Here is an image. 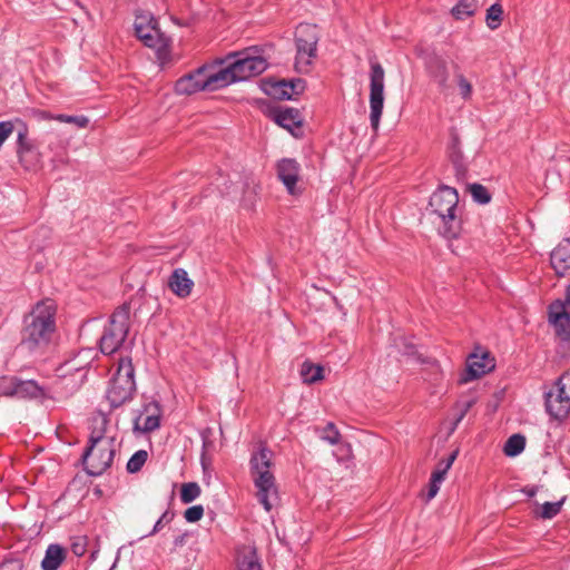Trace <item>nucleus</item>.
Here are the masks:
<instances>
[{
	"label": "nucleus",
	"instance_id": "20e7f679",
	"mask_svg": "<svg viewBox=\"0 0 570 570\" xmlns=\"http://www.w3.org/2000/svg\"><path fill=\"white\" fill-rule=\"evenodd\" d=\"M115 456L112 440H105L102 432L90 435L81 456L85 471L92 476L101 475L110 468Z\"/></svg>",
	"mask_w": 570,
	"mask_h": 570
},
{
	"label": "nucleus",
	"instance_id": "7ed1b4c3",
	"mask_svg": "<svg viewBox=\"0 0 570 570\" xmlns=\"http://www.w3.org/2000/svg\"><path fill=\"white\" fill-rule=\"evenodd\" d=\"M459 195L455 188L441 186L430 197L429 207L440 218V232L448 239L456 238L461 232V219L456 215Z\"/></svg>",
	"mask_w": 570,
	"mask_h": 570
},
{
	"label": "nucleus",
	"instance_id": "c756f323",
	"mask_svg": "<svg viewBox=\"0 0 570 570\" xmlns=\"http://www.w3.org/2000/svg\"><path fill=\"white\" fill-rule=\"evenodd\" d=\"M202 493L200 487L196 482H187L181 484L180 500L183 503L188 504L196 500Z\"/></svg>",
	"mask_w": 570,
	"mask_h": 570
},
{
	"label": "nucleus",
	"instance_id": "09e8293b",
	"mask_svg": "<svg viewBox=\"0 0 570 570\" xmlns=\"http://www.w3.org/2000/svg\"><path fill=\"white\" fill-rule=\"evenodd\" d=\"M523 492L527 493L528 497L532 498L537 493V488L532 487L530 489H524Z\"/></svg>",
	"mask_w": 570,
	"mask_h": 570
},
{
	"label": "nucleus",
	"instance_id": "0eeeda50",
	"mask_svg": "<svg viewBox=\"0 0 570 570\" xmlns=\"http://www.w3.org/2000/svg\"><path fill=\"white\" fill-rule=\"evenodd\" d=\"M130 307L127 304L118 307L110 317L100 338V350L104 354L117 352L124 344L129 332Z\"/></svg>",
	"mask_w": 570,
	"mask_h": 570
},
{
	"label": "nucleus",
	"instance_id": "f704fd0d",
	"mask_svg": "<svg viewBox=\"0 0 570 570\" xmlns=\"http://www.w3.org/2000/svg\"><path fill=\"white\" fill-rule=\"evenodd\" d=\"M47 118L56 119L60 122L73 124L78 128H86L89 125V118L86 116H82V115L81 116H69V115L60 114L55 117L47 116Z\"/></svg>",
	"mask_w": 570,
	"mask_h": 570
},
{
	"label": "nucleus",
	"instance_id": "412c9836",
	"mask_svg": "<svg viewBox=\"0 0 570 570\" xmlns=\"http://www.w3.org/2000/svg\"><path fill=\"white\" fill-rule=\"evenodd\" d=\"M429 72L441 90L449 87V71L444 60L434 59L429 66Z\"/></svg>",
	"mask_w": 570,
	"mask_h": 570
},
{
	"label": "nucleus",
	"instance_id": "cd10ccee",
	"mask_svg": "<svg viewBox=\"0 0 570 570\" xmlns=\"http://www.w3.org/2000/svg\"><path fill=\"white\" fill-rule=\"evenodd\" d=\"M503 8L499 2L493 3L488 8L485 14V22L489 29L497 30L502 23Z\"/></svg>",
	"mask_w": 570,
	"mask_h": 570
},
{
	"label": "nucleus",
	"instance_id": "c9c22d12",
	"mask_svg": "<svg viewBox=\"0 0 570 570\" xmlns=\"http://www.w3.org/2000/svg\"><path fill=\"white\" fill-rule=\"evenodd\" d=\"M456 82L460 90V95L464 100H468L472 96V85L471 82L462 75H456Z\"/></svg>",
	"mask_w": 570,
	"mask_h": 570
},
{
	"label": "nucleus",
	"instance_id": "423d86ee",
	"mask_svg": "<svg viewBox=\"0 0 570 570\" xmlns=\"http://www.w3.org/2000/svg\"><path fill=\"white\" fill-rule=\"evenodd\" d=\"M135 391V370L131 360L120 358L107 391V400L112 407H118L130 401Z\"/></svg>",
	"mask_w": 570,
	"mask_h": 570
},
{
	"label": "nucleus",
	"instance_id": "a878e982",
	"mask_svg": "<svg viewBox=\"0 0 570 570\" xmlns=\"http://www.w3.org/2000/svg\"><path fill=\"white\" fill-rule=\"evenodd\" d=\"M160 425V420L157 416L139 414L134 420V431L149 433L157 430Z\"/></svg>",
	"mask_w": 570,
	"mask_h": 570
},
{
	"label": "nucleus",
	"instance_id": "3c124183",
	"mask_svg": "<svg viewBox=\"0 0 570 570\" xmlns=\"http://www.w3.org/2000/svg\"><path fill=\"white\" fill-rule=\"evenodd\" d=\"M115 568H116V563H114L109 570H114Z\"/></svg>",
	"mask_w": 570,
	"mask_h": 570
},
{
	"label": "nucleus",
	"instance_id": "a211bd4d",
	"mask_svg": "<svg viewBox=\"0 0 570 570\" xmlns=\"http://www.w3.org/2000/svg\"><path fill=\"white\" fill-rule=\"evenodd\" d=\"M275 122L294 135L295 129L301 128L303 118L297 109L284 108L274 112Z\"/></svg>",
	"mask_w": 570,
	"mask_h": 570
},
{
	"label": "nucleus",
	"instance_id": "4c0bfd02",
	"mask_svg": "<svg viewBox=\"0 0 570 570\" xmlns=\"http://www.w3.org/2000/svg\"><path fill=\"white\" fill-rule=\"evenodd\" d=\"M157 20L150 13H138L135 18V32H142L144 27L149 26L150 23L156 22Z\"/></svg>",
	"mask_w": 570,
	"mask_h": 570
},
{
	"label": "nucleus",
	"instance_id": "aec40b11",
	"mask_svg": "<svg viewBox=\"0 0 570 570\" xmlns=\"http://www.w3.org/2000/svg\"><path fill=\"white\" fill-rule=\"evenodd\" d=\"M237 564L238 570H263L256 549L253 547H244L238 551Z\"/></svg>",
	"mask_w": 570,
	"mask_h": 570
},
{
	"label": "nucleus",
	"instance_id": "f257e3e1",
	"mask_svg": "<svg viewBox=\"0 0 570 570\" xmlns=\"http://www.w3.org/2000/svg\"><path fill=\"white\" fill-rule=\"evenodd\" d=\"M57 304L51 298H43L35 304L24 316L21 344L29 351L43 348L51 342L56 332Z\"/></svg>",
	"mask_w": 570,
	"mask_h": 570
},
{
	"label": "nucleus",
	"instance_id": "f8f14e48",
	"mask_svg": "<svg viewBox=\"0 0 570 570\" xmlns=\"http://www.w3.org/2000/svg\"><path fill=\"white\" fill-rule=\"evenodd\" d=\"M204 68L207 69L205 72L207 91H216L237 82L232 66L226 58L216 60L210 65H204Z\"/></svg>",
	"mask_w": 570,
	"mask_h": 570
},
{
	"label": "nucleus",
	"instance_id": "e433bc0d",
	"mask_svg": "<svg viewBox=\"0 0 570 570\" xmlns=\"http://www.w3.org/2000/svg\"><path fill=\"white\" fill-rule=\"evenodd\" d=\"M281 86V81L274 82L271 85V88L267 89V94L273 96L276 99H292L293 96L289 90V88H278Z\"/></svg>",
	"mask_w": 570,
	"mask_h": 570
},
{
	"label": "nucleus",
	"instance_id": "473e14b6",
	"mask_svg": "<svg viewBox=\"0 0 570 570\" xmlns=\"http://www.w3.org/2000/svg\"><path fill=\"white\" fill-rule=\"evenodd\" d=\"M458 455V451H454L451 453L446 459L440 461V465L444 463V469H435V471L432 473L431 479L438 483H442L445 479V474L452 466L453 462L455 461Z\"/></svg>",
	"mask_w": 570,
	"mask_h": 570
},
{
	"label": "nucleus",
	"instance_id": "393cba45",
	"mask_svg": "<svg viewBox=\"0 0 570 570\" xmlns=\"http://www.w3.org/2000/svg\"><path fill=\"white\" fill-rule=\"evenodd\" d=\"M314 431L321 440L330 443L331 445H336L341 442L342 435L333 422H328L323 428L315 426Z\"/></svg>",
	"mask_w": 570,
	"mask_h": 570
},
{
	"label": "nucleus",
	"instance_id": "de8ad7c7",
	"mask_svg": "<svg viewBox=\"0 0 570 570\" xmlns=\"http://www.w3.org/2000/svg\"><path fill=\"white\" fill-rule=\"evenodd\" d=\"M185 538H186V534H181V535H178L175 540H174V544L176 547L178 546H183L185 543Z\"/></svg>",
	"mask_w": 570,
	"mask_h": 570
},
{
	"label": "nucleus",
	"instance_id": "b1692460",
	"mask_svg": "<svg viewBox=\"0 0 570 570\" xmlns=\"http://www.w3.org/2000/svg\"><path fill=\"white\" fill-rule=\"evenodd\" d=\"M323 367L305 361L301 367V376L304 383L313 384L323 379Z\"/></svg>",
	"mask_w": 570,
	"mask_h": 570
},
{
	"label": "nucleus",
	"instance_id": "5701e85b",
	"mask_svg": "<svg viewBox=\"0 0 570 570\" xmlns=\"http://www.w3.org/2000/svg\"><path fill=\"white\" fill-rule=\"evenodd\" d=\"M550 263L558 275H564L570 269V252H550Z\"/></svg>",
	"mask_w": 570,
	"mask_h": 570
},
{
	"label": "nucleus",
	"instance_id": "2eb2a0df",
	"mask_svg": "<svg viewBox=\"0 0 570 570\" xmlns=\"http://www.w3.org/2000/svg\"><path fill=\"white\" fill-rule=\"evenodd\" d=\"M142 29V32H136L138 39H140L145 46L155 49L159 57L167 53L170 39L160 31L157 21L144 27Z\"/></svg>",
	"mask_w": 570,
	"mask_h": 570
},
{
	"label": "nucleus",
	"instance_id": "37998d69",
	"mask_svg": "<svg viewBox=\"0 0 570 570\" xmlns=\"http://www.w3.org/2000/svg\"><path fill=\"white\" fill-rule=\"evenodd\" d=\"M139 414H142V416L144 415L157 416L158 420H160L161 410H160L158 402L150 401V402L144 404L142 410L140 411Z\"/></svg>",
	"mask_w": 570,
	"mask_h": 570
},
{
	"label": "nucleus",
	"instance_id": "c85d7f7f",
	"mask_svg": "<svg viewBox=\"0 0 570 570\" xmlns=\"http://www.w3.org/2000/svg\"><path fill=\"white\" fill-rule=\"evenodd\" d=\"M566 498H562L557 502H546L540 505V509L534 512V515L540 519H552L561 511V508L564 503Z\"/></svg>",
	"mask_w": 570,
	"mask_h": 570
},
{
	"label": "nucleus",
	"instance_id": "f03ea898",
	"mask_svg": "<svg viewBox=\"0 0 570 570\" xmlns=\"http://www.w3.org/2000/svg\"><path fill=\"white\" fill-rule=\"evenodd\" d=\"M274 453L261 444L258 450L253 452L249 466L253 482L257 489V499L266 511L272 510L271 498L277 495L276 480L272 472Z\"/></svg>",
	"mask_w": 570,
	"mask_h": 570
},
{
	"label": "nucleus",
	"instance_id": "4be33fe9",
	"mask_svg": "<svg viewBox=\"0 0 570 570\" xmlns=\"http://www.w3.org/2000/svg\"><path fill=\"white\" fill-rule=\"evenodd\" d=\"M478 0H460L451 10L452 16L458 20L472 17L478 9Z\"/></svg>",
	"mask_w": 570,
	"mask_h": 570
},
{
	"label": "nucleus",
	"instance_id": "49530a36",
	"mask_svg": "<svg viewBox=\"0 0 570 570\" xmlns=\"http://www.w3.org/2000/svg\"><path fill=\"white\" fill-rule=\"evenodd\" d=\"M458 147H459V138H458V136L453 135L452 146H451L452 155L459 156Z\"/></svg>",
	"mask_w": 570,
	"mask_h": 570
},
{
	"label": "nucleus",
	"instance_id": "9b49d317",
	"mask_svg": "<svg viewBox=\"0 0 570 570\" xmlns=\"http://www.w3.org/2000/svg\"><path fill=\"white\" fill-rule=\"evenodd\" d=\"M43 390L33 380L22 381L17 376H0V396L17 399H37Z\"/></svg>",
	"mask_w": 570,
	"mask_h": 570
},
{
	"label": "nucleus",
	"instance_id": "ea45409f",
	"mask_svg": "<svg viewBox=\"0 0 570 570\" xmlns=\"http://www.w3.org/2000/svg\"><path fill=\"white\" fill-rule=\"evenodd\" d=\"M28 130L24 126H22L17 136V144H18V154L21 155L24 151H29L31 149V145L28 141Z\"/></svg>",
	"mask_w": 570,
	"mask_h": 570
},
{
	"label": "nucleus",
	"instance_id": "2f4dec72",
	"mask_svg": "<svg viewBox=\"0 0 570 570\" xmlns=\"http://www.w3.org/2000/svg\"><path fill=\"white\" fill-rule=\"evenodd\" d=\"M469 190H470L471 196L475 203L485 205L491 202V194L483 185L471 184V185H469Z\"/></svg>",
	"mask_w": 570,
	"mask_h": 570
},
{
	"label": "nucleus",
	"instance_id": "ddd939ff",
	"mask_svg": "<svg viewBox=\"0 0 570 570\" xmlns=\"http://www.w3.org/2000/svg\"><path fill=\"white\" fill-rule=\"evenodd\" d=\"M206 68L204 66L195 71L180 77L175 83V91L179 95H193L199 91H207Z\"/></svg>",
	"mask_w": 570,
	"mask_h": 570
},
{
	"label": "nucleus",
	"instance_id": "a18cd8bd",
	"mask_svg": "<svg viewBox=\"0 0 570 570\" xmlns=\"http://www.w3.org/2000/svg\"><path fill=\"white\" fill-rule=\"evenodd\" d=\"M440 484L441 483H438V482L433 481L432 479H430L429 490H428V495H426L428 501L432 500L436 495V493L440 490Z\"/></svg>",
	"mask_w": 570,
	"mask_h": 570
},
{
	"label": "nucleus",
	"instance_id": "6ab92c4d",
	"mask_svg": "<svg viewBox=\"0 0 570 570\" xmlns=\"http://www.w3.org/2000/svg\"><path fill=\"white\" fill-rule=\"evenodd\" d=\"M66 559V551L59 544H49L41 561L42 570H57Z\"/></svg>",
	"mask_w": 570,
	"mask_h": 570
},
{
	"label": "nucleus",
	"instance_id": "7c9ffc66",
	"mask_svg": "<svg viewBox=\"0 0 570 570\" xmlns=\"http://www.w3.org/2000/svg\"><path fill=\"white\" fill-rule=\"evenodd\" d=\"M148 459V453L145 450L135 452L127 462V471L129 473H137L141 470Z\"/></svg>",
	"mask_w": 570,
	"mask_h": 570
},
{
	"label": "nucleus",
	"instance_id": "79ce46f5",
	"mask_svg": "<svg viewBox=\"0 0 570 570\" xmlns=\"http://www.w3.org/2000/svg\"><path fill=\"white\" fill-rule=\"evenodd\" d=\"M71 551L77 557H82L87 551V539L86 537H77L71 543Z\"/></svg>",
	"mask_w": 570,
	"mask_h": 570
},
{
	"label": "nucleus",
	"instance_id": "39448f33",
	"mask_svg": "<svg viewBox=\"0 0 570 570\" xmlns=\"http://www.w3.org/2000/svg\"><path fill=\"white\" fill-rule=\"evenodd\" d=\"M320 32L315 24L301 23L295 31V69L299 73H307L317 57Z\"/></svg>",
	"mask_w": 570,
	"mask_h": 570
},
{
	"label": "nucleus",
	"instance_id": "6e6552de",
	"mask_svg": "<svg viewBox=\"0 0 570 570\" xmlns=\"http://www.w3.org/2000/svg\"><path fill=\"white\" fill-rule=\"evenodd\" d=\"M226 60L229 61L237 81H244L261 75L268 66L266 59L257 55V50L254 48L232 52L227 55Z\"/></svg>",
	"mask_w": 570,
	"mask_h": 570
},
{
	"label": "nucleus",
	"instance_id": "bb28decb",
	"mask_svg": "<svg viewBox=\"0 0 570 570\" xmlns=\"http://www.w3.org/2000/svg\"><path fill=\"white\" fill-rule=\"evenodd\" d=\"M525 446V438L522 434H513L511 435L503 448V452L507 456H517L519 455Z\"/></svg>",
	"mask_w": 570,
	"mask_h": 570
},
{
	"label": "nucleus",
	"instance_id": "8fccbe9b",
	"mask_svg": "<svg viewBox=\"0 0 570 570\" xmlns=\"http://www.w3.org/2000/svg\"><path fill=\"white\" fill-rule=\"evenodd\" d=\"M436 469H444V463L442 465H440V463H439Z\"/></svg>",
	"mask_w": 570,
	"mask_h": 570
},
{
	"label": "nucleus",
	"instance_id": "58836bf2",
	"mask_svg": "<svg viewBox=\"0 0 570 570\" xmlns=\"http://www.w3.org/2000/svg\"><path fill=\"white\" fill-rule=\"evenodd\" d=\"M289 88L292 96L298 95L305 89V81L303 79H294V80H281V86L278 88Z\"/></svg>",
	"mask_w": 570,
	"mask_h": 570
},
{
	"label": "nucleus",
	"instance_id": "c03bdc74",
	"mask_svg": "<svg viewBox=\"0 0 570 570\" xmlns=\"http://www.w3.org/2000/svg\"><path fill=\"white\" fill-rule=\"evenodd\" d=\"M175 513L171 511H165L163 515L157 520L155 523L153 530L149 532L148 535H154L155 533L159 532L161 528L164 527V523H169L174 519Z\"/></svg>",
	"mask_w": 570,
	"mask_h": 570
},
{
	"label": "nucleus",
	"instance_id": "9d476101",
	"mask_svg": "<svg viewBox=\"0 0 570 570\" xmlns=\"http://www.w3.org/2000/svg\"><path fill=\"white\" fill-rule=\"evenodd\" d=\"M561 375L553 384V387L544 394V405L548 414L557 420H564L570 413V396L566 392L563 379Z\"/></svg>",
	"mask_w": 570,
	"mask_h": 570
},
{
	"label": "nucleus",
	"instance_id": "72a5a7b5",
	"mask_svg": "<svg viewBox=\"0 0 570 570\" xmlns=\"http://www.w3.org/2000/svg\"><path fill=\"white\" fill-rule=\"evenodd\" d=\"M476 403V400L475 399H471L469 401H465V402H458L455 404V409L459 410V413L456 415V417L454 419L453 423H452V426L450 429V433H453L458 425L460 424V422L464 419V416L466 415V413L470 411V409Z\"/></svg>",
	"mask_w": 570,
	"mask_h": 570
},
{
	"label": "nucleus",
	"instance_id": "1a4fd4ad",
	"mask_svg": "<svg viewBox=\"0 0 570 570\" xmlns=\"http://www.w3.org/2000/svg\"><path fill=\"white\" fill-rule=\"evenodd\" d=\"M385 72L381 63L371 62L370 72V122L373 131H377L384 107Z\"/></svg>",
	"mask_w": 570,
	"mask_h": 570
},
{
	"label": "nucleus",
	"instance_id": "a19ab883",
	"mask_svg": "<svg viewBox=\"0 0 570 570\" xmlns=\"http://www.w3.org/2000/svg\"><path fill=\"white\" fill-rule=\"evenodd\" d=\"M203 515L204 508L200 504L193 505L184 512V518L186 519V521L191 523L199 521L203 518Z\"/></svg>",
	"mask_w": 570,
	"mask_h": 570
},
{
	"label": "nucleus",
	"instance_id": "dca6fc26",
	"mask_svg": "<svg viewBox=\"0 0 570 570\" xmlns=\"http://www.w3.org/2000/svg\"><path fill=\"white\" fill-rule=\"evenodd\" d=\"M277 176L291 195L296 194V183L299 177V164L292 158H284L277 164Z\"/></svg>",
	"mask_w": 570,
	"mask_h": 570
},
{
	"label": "nucleus",
	"instance_id": "f3484780",
	"mask_svg": "<svg viewBox=\"0 0 570 570\" xmlns=\"http://www.w3.org/2000/svg\"><path fill=\"white\" fill-rule=\"evenodd\" d=\"M169 289L179 298H186L191 294L194 281L184 268H176L168 277Z\"/></svg>",
	"mask_w": 570,
	"mask_h": 570
},
{
	"label": "nucleus",
	"instance_id": "4468645a",
	"mask_svg": "<svg viewBox=\"0 0 570 570\" xmlns=\"http://www.w3.org/2000/svg\"><path fill=\"white\" fill-rule=\"evenodd\" d=\"M494 366V358L490 357L489 353H484L481 356L471 354L468 360L466 371L461 376L460 383H468L469 381L480 379L491 372Z\"/></svg>",
	"mask_w": 570,
	"mask_h": 570
}]
</instances>
